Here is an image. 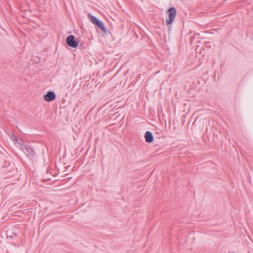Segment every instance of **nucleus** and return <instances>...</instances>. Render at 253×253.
<instances>
[{"mask_svg":"<svg viewBox=\"0 0 253 253\" xmlns=\"http://www.w3.org/2000/svg\"><path fill=\"white\" fill-rule=\"evenodd\" d=\"M21 147V149L25 152V153L29 157H33L34 155V150L33 147L28 144H22L19 143Z\"/></svg>","mask_w":253,"mask_h":253,"instance_id":"1","label":"nucleus"},{"mask_svg":"<svg viewBox=\"0 0 253 253\" xmlns=\"http://www.w3.org/2000/svg\"><path fill=\"white\" fill-rule=\"evenodd\" d=\"M167 12L169 18L166 20V22L167 25H169L173 22L176 16V10L174 7H170L168 10Z\"/></svg>","mask_w":253,"mask_h":253,"instance_id":"2","label":"nucleus"},{"mask_svg":"<svg viewBox=\"0 0 253 253\" xmlns=\"http://www.w3.org/2000/svg\"><path fill=\"white\" fill-rule=\"evenodd\" d=\"M88 16L90 18V21L92 24L97 26L103 32L105 33L106 32V29L102 22H101L100 20L93 15L89 14Z\"/></svg>","mask_w":253,"mask_h":253,"instance_id":"3","label":"nucleus"},{"mask_svg":"<svg viewBox=\"0 0 253 253\" xmlns=\"http://www.w3.org/2000/svg\"><path fill=\"white\" fill-rule=\"evenodd\" d=\"M67 44L70 47L75 48L78 45V42L75 40V37L73 35H70L66 38Z\"/></svg>","mask_w":253,"mask_h":253,"instance_id":"4","label":"nucleus"},{"mask_svg":"<svg viewBox=\"0 0 253 253\" xmlns=\"http://www.w3.org/2000/svg\"><path fill=\"white\" fill-rule=\"evenodd\" d=\"M55 94L53 91H48L44 96V99L45 101L50 102L55 99Z\"/></svg>","mask_w":253,"mask_h":253,"instance_id":"5","label":"nucleus"},{"mask_svg":"<svg viewBox=\"0 0 253 253\" xmlns=\"http://www.w3.org/2000/svg\"><path fill=\"white\" fill-rule=\"evenodd\" d=\"M145 141L147 143H151L153 141L154 137L152 133L149 131H146L144 135Z\"/></svg>","mask_w":253,"mask_h":253,"instance_id":"6","label":"nucleus"},{"mask_svg":"<svg viewBox=\"0 0 253 253\" xmlns=\"http://www.w3.org/2000/svg\"><path fill=\"white\" fill-rule=\"evenodd\" d=\"M7 134L9 136V137L11 138L14 141L18 142L17 138L14 136V134H10L9 132H6Z\"/></svg>","mask_w":253,"mask_h":253,"instance_id":"7","label":"nucleus"}]
</instances>
